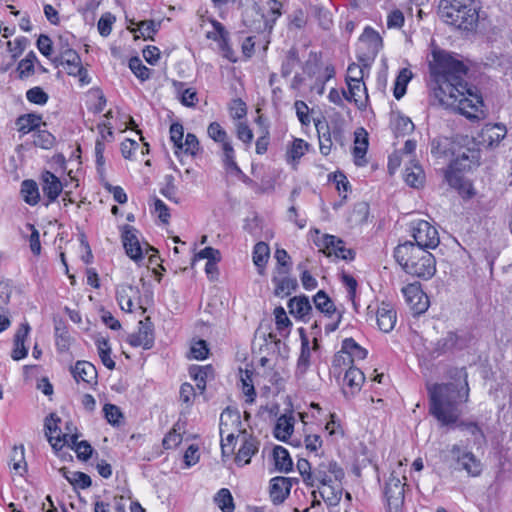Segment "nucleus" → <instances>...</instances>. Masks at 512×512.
Wrapping results in <instances>:
<instances>
[{"mask_svg": "<svg viewBox=\"0 0 512 512\" xmlns=\"http://www.w3.org/2000/svg\"><path fill=\"white\" fill-rule=\"evenodd\" d=\"M294 430V417L292 415H281L274 428V436L280 441H286Z\"/></svg>", "mask_w": 512, "mask_h": 512, "instance_id": "7c9ffc66", "label": "nucleus"}, {"mask_svg": "<svg viewBox=\"0 0 512 512\" xmlns=\"http://www.w3.org/2000/svg\"><path fill=\"white\" fill-rule=\"evenodd\" d=\"M314 470L317 481L323 486L332 487L334 481H341L344 478L343 469L331 459L322 460Z\"/></svg>", "mask_w": 512, "mask_h": 512, "instance_id": "f8f14e48", "label": "nucleus"}, {"mask_svg": "<svg viewBox=\"0 0 512 512\" xmlns=\"http://www.w3.org/2000/svg\"><path fill=\"white\" fill-rule=\"evenodd\" d=\"M313 302L319 312L332 320L325 325V331L330 333L338 329L342 314L337 311L335 304L328 295L323 290H319L313 297Z\"/></svg>", "mask_w": 512, "mask_h": 512, "instance_id": "9b49d317", "label": "nucleus"}, {"mask_svg": "<svg viewBox=\"0 0 512 512\" xmlns=\"http://www.w3.org/2000/svg\"><path fill=\"white\" fill-rule=\"evenodd\" d=\"M392 127L397 135H406L414 130V124L411 119L403 115L394 117Z\"/></svg>", "mask_w": 512, "mask_h": 512, "instance_id": "de8ad7c7", "label": "nucleus"}, {"mask_svg": "<svg viewBox=\"0 0 512 512\" xmlns=\"http://www.w3.org/2000/svg\"><path fill=\"white\" fill-rule=\"evenodd\" d=\"M478 8L474 0H442L440 15L447 24L469 31L477 25Z\"/></svg>", "mask_w": 512, "mask_h": 512, "instance_id": "20e7f679", "label": "nucleus"}, {"mask_svg": "<svg viewBox=\"0 0 512 512\" xmlns=\"http://www.w3.org/2000/svg\"><path fill=\"white\" fill-rule=\"evenodd\" d=\"M466 344L467 341L464 337L459 336L455 332H448L444 337L438 339L434 343H431L429 353L431 357L437 358L448 352L463 349Z\"/></svg>", "mask_w": 512, "mask_h": 512, "instance_id": "ddd939ff", "label": "nucleus"}, {"mask_svg": "<svg viewBox=\"0 0 512 512\" xmlns=\"http://www.w3.org/2000/svg\"><path fill=\"white\" fill-rule=\"evenodd\" d=\"M230 115L233 119H242L247 114V108L244 101L241 99H234L229 107Z\"/></svg>", "mask_w": 512, "mask_h": 512, "instance_id": "774afa93", "label": "nucleus"}, {"mask_svg": "<svg viewBox=\"0 0 512 512\" xmlns=\"http://www.w3.org/2000/svg\"><path fill=\"white\" fill-rule=\"evenodd\" d=\"M129 68L141 81H146L150 78V69L142 63L139 57L130 58Z\"/></svg>", "mask_w": 512, "mask_h": 512, "instance_id": "09e8293b", "label": "nucleus"}, {"mask_svg": "<svg viewBox=\"0 0 512 512\" xmlns=\"http://www.w3.org/2000/svg\"><path fill=\"white\" fill-rule=\"evenodd\" d=\"M115 20H116L115 16L109 12L104 13L100 17L98 24H97V28H98V31L101 36L107 37L110 35V33L112 31V26H113Z\"/></svg>", "mask_w": 512, "mask_h": 512, "instance_id": "bf43d9fd", "label": "nucleus"}, {"mask_svg": "<svg viewBox=\"0 0 512 512\" xmlns=\"http://www.w3.org/2000/svg\"><path fill=\"white\" fill-rule=\"evenodd\" d=\"M184 137V128L180 123H173L170 126V139L173 142L176 150L175 153L178 154V149H182V142Z\"/></svg>", "mask_w": 512, "mask_h": 512, "instance_id": "052dcab7", "label": "nucleus"}, {"mask_svg": "<svg viewBox=\"0 0 512 512\" xmlns=\"http://www.w3.org/2000/svg\"><path fill=\"white\" fill-rule=\"evenodd\" d=\"M72 375L76 382H84L89 385L97 383V370L93 364L87 361H78L71 368Z\"/></svg>", "mask_w": 512, "mask_h": 512, "instance_id": "393cba45", "label": "nucleus"}, {"mask_svg": "<svg viewBox=\"0 0 512 512\" xmlns=\"http://www.w3.org/2000/svg\"><path fill=\"white\" fill-rule=\"evenodd\" d=\"M126 254L134 261L143 259V251L139 241V232L130 225H124L121 234Z\"/></svg>", "mask_w": 512, "mask_h": 512, "instance_id": "2eb2a0df", "label": "nucleus"}, {"mask_svg": "<svg viewBox=\"0 0 512 512\" xmlns=\"http://www.w3.org/2000/svg\"><path fill=\"white\" fill-rule=\"evenodd\" d=\"M406 303L415 314L424 313L429 306L427 295L422 291L419 283H411L402 288Z\"/></svg>", "mask_w": 512, "mask_h": 512, "instance_id": "4468645a", "label": "nucleus"}, {"mask_svg": "<svg viewBox=\"0 0 512 512\" xmlns=\"http://www.w3.org/2000/svg\"><path fill=\"white\" fill-rule=\"evenodd\" d=\"M341 352L348 354L350 361L362 360L367 356V350L362 348L353 338H346L342 342Z\"/></svg>", "mask_w": 512, "mask_h": 512, "instance_id": "ea45409f", "label": "nucleus"}, {"mask_svg": "<svg viewBox=\"0 0 512 512\" xmlns=\"http://www.w3.org/2000/svg\"><path fill=\"white\" fill-rule=\"evenodd\" d=\"M383 47V40L380 34L370 26L364 28L359 37L357 47V59L368 67L376 58Z\"/></svg>", "mask_w": 512, "mask_h": 512, "instance_id": "423d86ee", "label": "nucleus"}, {"mask_svg": "<svg viewBox=\"0 0 512 512\" xmlns=\"http://www.w3.org/2000/svg\"><path fill=\"white\" fill-rule=\"evenodd\" d=\"M20 194L24 202L30 206H35L40 201L39 188L34 180L27 179L22 181Z\"/></svg>", "mask_w": 512, "mask_h": 512, "instance_id": "2f4dec72", "label": "nucleus"}, {"mask_svg": "<svg viewBox=\"0 0 512 512\" xmlns=\"http://www.w3.org/2000/svg\"><path fill=\"white\" fill-rule=\"evenodd\" d=\"M267 15H266V25H269V28L272 29L276 20L282 15L281 8L282 3L278 0H269L267 1Z\"/></svg>", "mask_w": 512, "mask_h": 512, "instance_id": "603ef678", "label": "nucleus"}, {"mask_svg": "<svg viewBox=\"0 0 512 512\" xmlns=\"http://www.w3.org/2000/svg\"><path fill=\"white\" fill-rule=\"evenodd\" d=\"M364 381V373L356 367H350L343 377V393L355 395L361 390Z\"/></svg>", "mask_w": 512, "mask_h": 512, "instance_id": "5701e85b", "label": "nucleus"}, {"mask_svg": "<svg viewBox=\"0 0 512 512\" xmlns=\"http://www.w3.org/2000/svg\"><path fill=\"white\" fill-rule=\"evenodd\" d=\"M462 378L461 383H434L427 387L429 398V413L441 427H458L466 430L473 437V444L477 448L486 445L487 439L476 422L459 421L462 415L461 405L468 402L470 388L468 374L465 368L455 370L451 378Z\"/></svg>", "mask_w": 512, "mask_h": 512, "instance_id": "f03ea898", "label": "nucleus"}, {"mask_svg": "<svg viewBox=\"0 0 512 512\" xmlns=\"http://www.w3.org/2000/svg\"><path fill=\"white\" fill-rule=\"evenodd\" d=\"M394 258L401 268L413 277L428 280L436 273V260L433 254L411 241L399 244L394 249Z\"/></svg>", "mask_w": 512, "mask_h": 512, "instance_id": "7ed1b4c3", "label": "nucleus"}, {"mask_svg": "<svg viewBox=\"0 0 512 512\" xmlns=\"http://www.w3.org/2000/svg\"><path fill=\"white\" fill-rule=\"evenodd\" d=\"M453 142L447 137H437L431 141V153L435 157H447L453 152Z\"/></svg>", "mask_w": 512, "mask_h": 512, "instance_id": "4c0bfd02", "label": "nucleus"}, {"mask_svg": "<svg viewBox=\"0 0 512 512\" xmlns=\"http://www.w3.org/2000/svg\"><path fill=\"white\" fill-rule=\"evenodd\" d=\"M59 472L71 485L75 487L86 489L92 484L90 476L83 472H70L66 467L60 468Z\"/></svg>", "mask_w": 512, "mask_h": 512, "instance_id": "f704fd0d", "label": "nucleus"}, {"mask_svg": "<svg viewBox=\"0 0 512 512\" xmlns=\"http://www.w3.org/2000/svg\"><path fill=\"white\" fill-rule=\"evenodd\" d=\"M96 346L103 365L110 370L114 369L115 361L110 356L111 347L108 340L105 338H98L96 340Z\"/></svg>", "mask_w": 512, "mask_h": 512, "instance_id": "37998d69", "label": "nucleus"}, {"mask_svg": "<svg viewBox=\"0 0 512 512\" xmlns=\"http://www.w3.org/2000/svg\"><path fill=\"white\" fill-rule=\"evenodd\" d=\"M212 26L214 28L213 32H208L207 37L214 41H223L226 42L228 38V32L225 27L217 20L211 21Z\"/></svg>", "mask_w": 512, "mask_h": 512, "instance_id": "69168bd1", "label": "nucleus"}, {"mask_svg": "<svg viewBox=\"0 0 512 512\" xmlns=\"http://www.w3.org/2000/svg\"><path fill=\"white\" fill-rule=\"evenodd\" d=\"M309 144L301 139L295 138L291 145L287 148L286 151V159L288 163L297 164L299 160L305 155L308 151Z\"/></svg>", "mask_w": 512, "mask_h": 512, "instance_id": "72a5a7b5", "label": "nucleus"}, {"mask_svg": "<svg viewBox=\"0 0 512 512\" xmlns=\"http://www.w3.org/2000/svg\"><path fill=\"white\" fill-rule=\"evenodd\" d=\"M30 332L28 323H23L17 330L14 336V348L11 354L13 360L19 361L25 358L28 354V349L25 347V340Z\"/></svg>", "mask_w": 512, "mask_h": 512, "instance_id": "cd10ccee", "label": "nucleus"}, {"mask_svg": "<svg viewBox=\"0 0 512 512\" xmlns=\"http://www.w3.org/2000/svg\"><path fill=\"white\" fill-rule=\"evenodd\" d=\"M294 108L300 123L304 126H308L311 123L308 105L302 100H297L294 103Z\"/></svg>", "mask_w": 512, "mask_h": 512, "instance_id": "e2e57ef3", "label": "nucleus"}, {"mask_svg": "<svg viewBox=\"0 0 512 512\" xmlns=\"http://www.w3.org/2000/svg\"><path fill=\"white\" fill-rule=\"evenodd\" d=\"M348 93L342 90L344 98L349 102H354L358 107H361L363 103L361 102V96L365 95L367 98L366 87L363 82H349L347 83Z\"/></svg>", "mask_w": 512, "mask_h": 512, "instance_id": "58836bf2", "label": "nucleus"}, {"mask_svg": "<svg viewBox=\"0 0 512 512\" xmlns=\"http://www.w3.org/2000/svg\"><path fill=\"white\" fill-rule=\"evenodd\" d=\"M396 321L397 314L394 307L389 303L382 302L376 312L378 328L385 333H389L394 329Z\"/></svg>", "mask_w": 512, "mask_h": 512, "instance_id": "4be33fe9", "label": "nucleus"}, {"mask_svg": "<svg viewBox=\"0 0 512 512\" xmlns=\"http://www.w3.org/2000/svg\"><path fill=\"white\" fill-rule=\"evenodd\" d=\"M60 419L55 414H50L49 417L45 419V434L48 438L49 443L52 448L56 451L61 450L65 444H75L76 440L79 438L78 434H70L63 433L58 427V422Z\"/></svg>", "mask_w": 512, "mask_h": 512, "instance_id": "9d476101", "label": "nucleus"}, {"mask_svg": "<svg viewBox=\"0 0 512 512\" xmlns=\"http://www.w3.org/2000/svg\"><path fill=\"white\" fill-rule=\"evenodd\" d=\"M146 321L139 322V329L137 333L131 334L128 338V342L133 347H142L143 349H151L154 345V334L151 323Z\"/></svg>", "mask_w": 512, "mask_h": 512, "instance_id": "a211bd4d", "label": "nucleus"}, {"mask_svg": "<svg viewBox=\"0 0 512 512\" xmlns=\"http://www.w3.org/2000/svg\"><path fill=\"white\" fill-rule=\"evenodd\" d=\"M207 134L214 142L221 145L224 167L231 172L241 174L242 170L235 160V150L226 130L220 125V123L215 121L208 125Z\"/></svg>", "mask_w": 512, "mask_h": 512, "instance_id": "39448f33", "label": "nucleus"}, {"mask_svg": "<svg viewBox=\"0 0 512 512\" xmlns=\"http://www.w3.org/2000/svg\"><path fill=\"white\" fill-rule=\"evenodd\" d=\"M269 257L270 248L268 244L262 241L256 243L252 252V260L260 275H263Z\"/></svg>", "mask_w": 512, "mask_h": 512, "instance_id": "c756f323", "label": "nucleus"}, {"mask_svg": "<svg viewBox=\"0 0 512 512\" xmlns=\"http://www.w3.org/2000/svg\"><path fill=\"white\" fill-rule=\"evenodd\" d=\"M405 181L411 187H420L424 181V172L422 168L417 164L407 167L405 169Z\"/></svg>", "mask_w": 512, "mask_h": 512, "instance_id": "c03bdc74", "label": "nucleus"}, {"mask_svg": "<svg viewBox=\"0 0 512 512\" xmlns=\"http://www.w3.org/2000/svg\"><path fill=\"white\" fill-rule=\"evenodd\" d=\"M259 442L251 437L244 436L241 447L235 457V462L239 466H244L250 463L251 458L258 452Z\"/></svg>", "mask_w": 512, "mask_h": 512, "instance_id": "a878e982", "label": "nucleus"}, {"mask_svg": "<svg viewBox=\"0 0 512 512\" xmlns=\"http://www.w3.org/2000/svg\"><path fill=\"white\" fill-rule=\"evenodd\" d=\"M26 99L33 104L45 105L49 100V95L41 87L35 86L27 90Z\"/></svg>", "mask_w": 512, "mask_h": 512, "instance_id": "5fc2aeb1", "label": "nucleus"}, {"mask_svg": "<svg viewBox=\"0 0 512 512\" xmlns=\"http://www.w3.org/2000/svg\"><path fill=\"white\" fill-rule=\"evenodd\" d=\"M40 180L43 194L47 198L45 205L48 206L59 197L63 190V185L55 174L47 170L42 172Z\"/></svg>", "mask_w": 512, "mask_h": 512, "instance_id": "f3484780", "label": "nucleus"}, {"mask_svg": "<svg viewBox=\"0 0 512 512\" xmlns=\"http://www.w3.org/2000/svg\"><path fill=\"white\" fill-rule=\"evenodd\" d=\"M274 257L279 266V274H287L291 269L290 256L285 249L278 248L275 251Z\"/></svg>", "mask_w": 512, "mask_h": 512, "instance_id": "4d7b16f0", "label": "nucleus"}, {"mask_svg": "<svg viewBox=\"0 0 512 512\" xmlns=\"http://www.w3.org/2000/svg\"><path fill=\"white\" fill-rule=\"evenodd\" d=\"M368 149L367 133L364 129L355 132V143L353 148L354 162L357 166H363L366 163L365 155Z\"/></svg>", "mask_w": 512, "mask_h": 512, "instance_id": "c85d7f7f", "label": "nucleus"}, {"mask_svg": "<svg viewBox=\"0 0 512 512\" xmlns=\"http://www.w3.org/2000/svg\"><path fill=\"white\" fill-rule=\"evenodd\" d=\"M51 61L56 67L62 66L69 75L76 76L81 71V58L75 50H65L64 55H58Z\"/></svg>", "mask_w": 512, "mask_h": 512, "instance_id": "412c9836", "label": "nucleus"}, {"mask_svg": "<svg viewBox=\"0 0 512 512\" xmlns=\"http://www.w3.org/2000/svg\"><path fill=\"white\" fill-rule=\"evenodd\" d=\"M294 479L287 477H274L270 481V497L274 504H281L289 496Z\"/></svg>", "mask_w": 512, "mask_h": 512, "instance_id": "aec40b11", "label": "nucleus"}, {"mask_svg": "<svg viewBox=\"0 0 512 512\" xmlns=\"http://www.w3.org/2000/svg\"><path fill=\"white\" fill-rule=\"evenodd\" d=\"M288 308L291 315L303 321L309 319V315L312 311L309 298L305 295L291 298L288 302Z\"/></svg>", "mask_w": 512, "mask_h": 512, "instance_id": "bb28decb", "label": "nucleus"}, {"mask_svg": "<svg viewBox=\"0 0 512 512\" xmlns=\"http://www.w3.org/2000/svg\"><path fill=\"white\" fill-rule=\"evenodd\" d=\"M214 502L222 512H233L235 509L232 494L227 488H221L216 493Z\"/></svg>", "mask_w": 512, "mask_h": 512, "instance_id": "79ce46f5", "label": "nucleus"}, {"mask_svg": "<svg viewBox=\"0 0 512 512\" xmlns=\"http://www.w3.org/2000/svg\"><path fill=\"white\" fill-rule=\"evenodd\" d=\"M140 291L138 287L132 285H121L116 290V299L120 308L125 312H132L134 300L139 298Z\"/></svg>", "mask_w": 512, "mask_h": 512, "instance_id": "b1692460", "label": "nucleus"}, {"mask_svg": "<svg viewBox=\"0 0 512 512\" xmlns=\"http://www.w3.org/2000/svg\"><path fill=\"white\" fill-rule=\"evenodd\" d=\"M476 152L470 151L469 149L459 153L455 159H453L449 166L453 169L465 172L470 170L475 164Z\"/></svg>", "mask_w": 512, "mask_h": 512, "instance_id": "e433bc0d", "label": "nucleus"}, {"mask_svg": "<svg viewBox=\"0 0 512 512\" xmlns=\"http://www.w3.org/2000/svg\"><path fill=\"white\" fill-rule=\"evenodd\" d=\"M212 26L214 28L213 32H208L207 37L214 41H223L226 42L228 38V32L225 27L217 20L211 21Z\"/></svg>", "mask_w": 512, "mask_h": 512, "instance_id": "338daca9", "label": "nucleus"}, {"mask_svg": "<svg viewBox=\"0 0 512 512\" xmlns=\"http://www.w3.org/2000/svg\"><path fill=\"white\" fill-rule=\"evenodd\" d=\"M66 445L74 447L77 457L83 461H87L91 457L92 452H93L92 446L87 441L78 442V439H77L75 444H66Z\"/></svg>", "mask_w": 512, "mask_h": 512, "instance_id": "680f3d73", "label": "nucleus"}, {"mask_svg": "<svg viewBox=\"0 0 512 512\" xmlns=\"http://www.w3.org/2000/svg\"><path fill=\"white\" fill-rule=\"evenodd\" d=\"M323 246V252L327 256L334 255L336 258L351 261L355 258V252L352 249L346 248L345 243L340 238L333 235H326Z\"/></svg>", "mask_w": 512, "mask_h": 512, "instance_id": "dca6fc26", "label": "nucleus"}, {"mask_svg": "<svg viewBox=\"0 0 512 512\" xmlns=\"http://www.w3.org/2000/svg\"><path fill=\"white\" fill-rule=\"evenodd\" d=\"M507 134V129L503 124H486L480 131L479 143L487 147L498 145Z\"/></svg>", "mask_w": 512, "mask_h": 512, "instance_id": "6ab92c4d", "label": "nucleus"}, {"mask_svg": "<svg viewBox=\"0 0 512 512\" xmlns=\"http://www.w3.org/2000/svg\"><path fill=\"white\" fill-rule=\"evenodd\" d=\"M272 282L275 285V295L282 298L289 296L298 287L297 280L288 276H274Z\"/></svg>", "mask_w": 512, "mask_h": 512, "instance_id": "473e14b6", "label": "nucleus"}, {"mask_svg": "<svg viewBox=\"0 0 512 512\" xmlns=\"http://www.w3.org/2000/svg\"><path fill=\"white\" fill-rule=\"evenodd\" d=\"M299 63L298 52L296 49H290L281 65V75L288 77L296 65Z\"/></svg>", "mask_w": 512, "mask_h": 512, "instance_id": "8fccbe9b", "label": "nucleus"}, {"mask_svg": "<svg viewBox=\"0 0 512 512\" xmlns=\"http://www.w3.org/2000/svg\"><path fill=\"white\" fill-rule=\"evenodd\" d=\"M103 412L107 421L112 425H118L122 418L120 409L114 404H105Z\"/></svg>", "mask_w": 512, "mask_h": 512, "instance_id": "0e129e2a", "label": "nucleus"}, {"mask_svg": "<svg viewBox=\"0 0 512 512\" xmlns=\"http://www.w3.org/2000/svg\"><path fill=\"white\" fill-rule=\"evenodd\" d=\"M275 467L278 471L288 473L293 468V462L286 448L276 446L273 449Z\"/></svg>", "mask_w": 512, "mask_h": 512, "instance_id": "c9c22d12", "label": "nucleus"}, {"mask_svg": "<svg viewBox=\"0 0 512 512\" xmlns=\"http://www.w3.org/2000/svg\"><path fill=\"white\" fill-rule=\"evenodd\" d=\"M185 154L195 156L200 150V143L196 135L192 133H187L185 136V141L182 142V149Z\"/></svg>", "mask_w": 512, "mask_h": 512, "instance_id": "13d9d810", "label": "nucleus"}, {"mask_svg": "<svg viewBox=\"0 0 512 512\" xmlns=\"http://www.w3.org/2000/svg\"><path fill=\"white\" fill-rule=\"evenodd\" d=\"M41 116L37 114H26L18 118L19 131L23 134L36 129L41 123Z\"/></svg>", "mask_w": 512, "mask_h": 512, "instance_id": "49530a36", "label": "nucleus"}, {"mask_svg": "<svg viewBox=\"0 0 512 512\" xmlns=\"http://www.w3.org/2000/svg\"><path fill=\"white\" fill-rule=\"evenodd\" d=\"M137 31L140 32L144 39H153V35L159 30L160 23L153 20L140 21L137 24Z\"/></svg>", "mask_w": 512, "mask_h": 512, "instance_id": "6e6d98bb", "label": "nucleus"}, {"mask_svg": "<svg viewBox=\"0 0 512 512\" xmlns=\"http://www.w3.org/2000/svg\"><path fill=\"white\" fill-rule=\"evenodd\" d=\"M310 358H311V349L309 346V342L306 338H302L301 343V352L297 361L296 372L298 374H305L308 367L310 366Z\"/></svg>", "mask_w": 512, "mask_h": 512, "instance_id": "a18cd8bd", "label": "nucleus"}, {"mask_svg": "<svg viewBox=\"0 0 512 512\" xmlns=\"http://www.w3.org/2000/svg\"><path fill=\"white\" fill-rule=\"evenodd\" d=\"M430 62L433 98L444 108H450L469 120L485 117L482 96L465 77L468 67L462 60L444 50H434Z\"/></svg>", "mask_w": 512, "mask_h": 512, "instance_id": "f257e3e1", "label": "nucleus"}, {"mask_svg": "<svg viewBox=\"0 0 512 512\" xmlns=\"http://www.w3.org/2000/svg\"><path fill=\"white\" fill-rule=\"evenodd\" d=\"M213 369L210 365L206 366H193L189 370L190 376L195 380L196 387L204 392L206 388V381L208 377L212 374Z\"/></svg>", "mask_w": 512, "mask_h": 512, "instance_id": "a19ab883", "label": "nucleus"}, {"mask_svg": "<svg viewBox=\"0 0 512 512\" xmlns=\"http://www.w3.org/2000/svg\"><path fill=\"white\" fill-rule=\"evenodd\" d=\"M409 228L411 236L415 240L414 245L427 251L435 249L439 245V233L428 221L422 219L413 220L410 222Z\"/></svg>", "mask_w": 512, "mask_h": 512, "instance_id": "0eeeda50", "label": "nucleus"}, {"mask_svg": "<svg viewBox=\"0 0 512 512\" xmlns=\"http://www.w3.org/2000/svg\"><path fill=\"white\" fill-rule=\"evenodd\" d=\"M33 143L42 149H51L55 144V137L47 130H38L34 134Z\"/></svg>", "mask_w": 512, "mask_h": 512, "instance_id": "3c124183", "label": "nucleus"}, {"mask_svg": "<svg viewBox=\"0 0 512 512\" xmlns=\"http://www.w3.org/2000/svg\"><path fill=\"white\" fill-rule=\"evenodd\" d=\"M445 179L448 184L455 189L461 190L464 187L465 180L463 172L453 169L451 166H448L445 172Z\"/></svg>", "mask_w": 512, "mask_h": 512, "instance_id": "864d4df0", "label": "nucleus"}, {"mask_svg": "<svg viewBox=\"0 0 512 512\" xmlns=\"http://www.w3.org/2000/svg\"><path fill=\"white\" fill-rule=\"evenodd\" d=\"M452 460L457 464L456 469L463 470L470 477H478L483 471L481 460L471 451L453 444L449 450Z\"/></svg>", "mask_w": 512, "mask_h": 512, "instance_id": "6e6552de", "label": "nucleus"}, {"mask_svg": "<svg viewBox=\"0 0 512 512\" xmlns=\"http://www.w3.org/2000/svg\"><path fill=\"white\" fill-rule=\"evenodd\" d=\"M383 494L387 512H400L404 503V485L394 473L385 483Z\"/></svg>", "mask_w": 512, "mask_h": 512, "instance_id": "1a4fd4ad", "label": "nucleus"}]
</instances>
